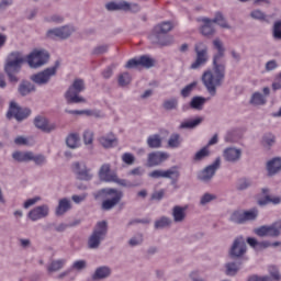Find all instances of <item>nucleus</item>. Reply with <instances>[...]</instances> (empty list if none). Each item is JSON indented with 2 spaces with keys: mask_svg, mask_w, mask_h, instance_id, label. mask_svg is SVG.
I'll return each instance as SVG.
<instances>
[{
  "mask_svg": "<svg viewBox=\"0 0 281 281\" xmlns=\"http://www.w3.org/2000/svg\"><path fill=\"white\" fill-rule=\"evenodd\" d=\"M267 171H268V177H276L279 172H281V158L276 157L272 158L267 162Z\"/></svg>",
  "mask_w": 281,
  "mask_h": 281,
  "instance_id": "obj_22",
  "label": "nucleus"
},
{
  "mask_svg": "<svg viewBox=\"0 0 281 281\" xmlns=\"http://www.w3.org/2000/svg\"><path fill=\"white\" fill-rule=\"evenodd\" d=\"M142 243H144V235L142 234H137L128 240L131 247H137V245H142Z\"/></svg>",
  "mask_w": 281,
  "mask_h": 281,
  "instance_id": "obj_56",
  "label": "nucleus"
},
{
  "mask_svg": "<svg viewBox=\"0 0 281 281\" xmlns=\"http://www.w3.org/2000/svg\"><path fill=\"white\" fill-rule=\"evenodd\" d=\"M205 157H210V149H207V146L200 149L193 157L194 161H203Z\"/></svg>",
  "mask_w": 281,
  "mask_h": 281,
  "instance_id": "obj_50",
  "label": "nucleus"
},
{
  "mask_svg": "<svg viewBox=\"0 0 281 281\" xmlns=\"http://www.w3.org/2000/svg\"><path fill=\"white\" fill-rule=\"evenodd\" d=\"M112 183H117V186H122V188H138V186H142V181H135V182H131L126 179H120L117 177V173L114 175V178L112 180Z\"/></svg>",
  "mask_w": 281,
  "mask_h": 281,
  "instance_id": "obj_29",
  "label": "nucleus"
},
{
  "mask_svg": "<svg viewBox=\"0 0 281 281\" xmlns=\"http://www.w3.org/2000/svg\"><path fill=\"white\" fill-rule=\"evenodd\" d=\"M250 16L255 19V21H267V14L259 9L251 11Z\"/></svg>",
  "mask_w": 281,
  "mask_h": 281,
  "instance_id": "obj_54",
  "label": "nucleus"
},
{
  "mask_svg": "<svg viewBox=\"0 0 281 281\" xmlns=\"http://www.w3.org/2000/svg\"><path fill=\"white\" fill-rule=\"evenodd\" d=\"M92 196L95 201H98V199H105L101 204V210L109 212L124 199V192L113 188H104L93 192Z\"/></svg>",
  "mask_w": 281,
  "mask_h": 281,
  "instance_id": "obj_2",
  "label": "nucleus"
},
{
  "mask_svg": "<svg viewBox=\"0 0 281 281\" xmlns=\"http://www.w3.org/2000/svg\"><path fill=\"white\" fill-rule=\"evenodd\" d=\"M262 142L266 146H273L276 144V136L273 134H266L262 137Z\"/></svg>",
  "mask_w": 281,
  "mask_h": 281,
  "instance_id": "obj_62",
  "label": "nucleus"
},
{
  "mask_svg": "<svg viewBox=\"0 0 281 281\" xmlns=\"http://www.w3.org/2000/svg\"><path fill=\"white\" fill-rule=\"evenodd\" d=\"M172 27V23L169 21L157 24L149 36L151 43L154 45H161L162 47L172 45L175 38L168 35V32H171Z\"/></svg>",
  "mask_w": 281,
  "mask_h": 281,
  "instance_id": "obj_4",
  "label": "nucleus"
},
{
  "mask_svg": "<svg viewBox=\"0 0 281 281\" xmlns=\"http://www.w3.org/2000/svg\"><path fill=\"white\" fill-rule=\"evenodd\" d=\"M71 269L75 271H82L87 269V261L86 260H77L72 263Z\"/></svg>",
  "mask_w": 281,
  "mask_h": 281,
  "instance_id": "obj_61",
  "label": "nucleus"
},
{
  "mask_svg": "<svg viewBox=\"0 0 281 281\" xmlns=\"http://www.w3.org/2000/svg\"><path fill=\"white\" fill-rule=\"evenodd\" d=\"M272 37L274 41H281V21H276L272 26Z\"/></svg>",
  "mask_w": 281,
  "mask_h": 281,
  "instance_id": "obj_51",
  "label": "nucleus"
},
{
  "mask_svg": "<svg viewBox=\"0 0 281 281\" xmlns=\"http://www.w3.org/2000/svg\"><path fill=\"white\" fill-rule=\"evenodd\" d=\"M60 68V60H56L54 66L48 67L35 75L31 76L32 82L35 85H38L40 87H43L45 85H49V80L58 74V69Z\"/></svg>",
  "mask_w": 281,
  "mask_h": 281,
  "instance_id": "obj_7",
  "label": "nucleus"
},
{
  "mask_svg": "<svg viewBox=\"0 0 281 281\" xmlns=\"http://www.w3.org/2000/svg\"><path fill=\"white\" fill-rule=\"evenodd\" d=\"M194 52L196 54L194 63L191 64L190 69H199L207 63V45L205 43L199 42L194 46Z\"/></svg>",
  "mask_w": 281,
  "mask_h": 281,
  "instance_id": "obj_12",
  "label": "nucleus"
},
{
  "mask_svg": "<svg viewBox=\"0 0 281 281\" xmlns=\"http://www.w3.org/2000/svg\"><path fill=\"white\" fill-rule=\"evenodd\" d=\"M23 63H25V58L21 52H12L7 58L4 72L7 74L9 81H11L13 85L19 82L18 76L21 72Z\"/></svg>",
  "mask_w": 281,
  "mask_h": 281,
  "instance_id": "obj_3",
  "label": "nucleus"
},
{
  "mask_svg": "<svg viewBox=\"0 0 281 281\" xmlns=\"http://www.w3.org/2000/svg\"><path fill=\"white\" fill-rule=\"evenodd\" d=\"M139 67H142L139 58H132L125 64V69H137Z\"/></svg>",
  "mask_w": 281,
  "mask_h": 281,
  "instance_id": "obj_60",
  "label": "nucleus"
},
{
  "mask_svg": "<svg viewBox=\"0 0 281 281\" xmlns=\"http://www.w3.org/2000/svg\"><path fill=\"white\" fill-rule=\"evenodd\" d=\"M108 233H109V224L106 223V221L99 222L95 225L88 240L89 249H98V247H100V243H102V240L106 238Z\"/></svg>",
  "mask_w": 281,
  "mask_h": 281,
  "instance_id": "obj_6",
  "label": "nucleus"
},
{
  "mask_svg": "<svg viewBox=\"0 0 281 281\" xmlns=\"http://www.w3.org/2000/svg\"><path fill=\"white\" fill-rule=\"evenodd\" d=\"M269 273L272 279H274L276 281H280V279H281L280 271L278 270V268L276 266H271L269 268Z\"/></svg>",
  "mask_w": 281,
  "mask_h": 281,
  "instance_id": "obj_63",
  "label": "nucleus"
},
{
  "mask_svg": "<svg viewBox=\"0 0 281 281\" xmlns=\"http://www.w3.org/2000/svg\"><path fill=\"white\" fill-rule=\"evenodd\" d=\"M140 63V67H145V69H150V67H155V59L150 58L148 55H143L138 58Z\"/></svg>",
  "mask_w": 281,
  "mask_h": 281,
  "instance_id": "obj_47",
  "label": "nucleus"
},
{
  "mask_svg": "<svg viewBox=\"0 0 281 281\" xmlns=\"http://www.w3.org/2000/svg\"><path fill=\"white\" fill-rule=\"evenodd\" d=\"M169 148H179L181 146V135L173 133L168 139Z\"/></svg>",
  "mask_w": 281,
  "mask_h": 281,
  "instance_id": "obj_44",
  "label": "nucleus"
},
{
  "mask_svg": "<svg viewBox=\"0 0 281 281\" xmlns=\"http://www.w3.org/2000/svg\"><path fill=\"white\" fill-rule=\"evenodd\" d=\"M213 47L217 52L213 55V71L206 70L202 75V82L212 97L216 95V88L222 87L225 80V64L221 63L225 58V45L221 38H215Z\"/></svg>",
  "mask_w": 281,
  "mask_h": 281,
  "instance_id": "obj_1",
  "label": "nucleus"
},
{
  "mask_svg": "<svg viewBox=\"0 0 281 281\" xmlns=\"http://www.w3.org/2000/svg\"><path fill=\"white\" fill-rule=\"evenodd\" d=\"M131 75L128 72H123L119 76V85L120 87H126L131 85Z\"/></svg>",
  "mask_w": 281,
  "mask_h": 281,
  "instance_id": "obj_53",
  "label": "nucleus"
},
{
  "mask_svg": "<svg viewBox=\"0 0 281 281\" xmlns=\"http://www.w3.org/2000/svg\"><path fill=\"white\" fill-rule=\"evenodd\" d=\"M258 203L259 205H269V203H272V205H280L281 196L271 198V195H266L263 199L259 200Z\"/></svg>",
  "mask_w": 281,
  "mask_h": 281,
  "instance_id": "obj_41",
  "label": "nucleus"
},
{
  "mask_svg": "<svg viewBox=\"0 0 281 281\" xmlns=\"http://www.w3.org/2000/svg\"><path fill=\"white\" fill-rule=\"evenodd\" d=\"M105 8L109 12H115L117 10H122L124 12V10H126L127 8L126 0H121L119 2H109L105 4Z\"/></svg>",
  "mask_w": 281,
  "mask_h": 281,
  "instance_id": "obj_32",
  "label": "nucleus"
},
{
  "mask_svg": "<svg viewBox=\"0 0 281 281\" xmlns=\"http://www.w3.org/2000/svg\"><path fill=\"white\" fill-rule=\"evenodd\" d=\"M215 33L216 29H214L212 20L204 19V25L201 27V34H203V36H214Z\"/></svg>",
  "mask_w": 281,
  "mask_h": 281,
  "instance_id": "obj_30",
  "label": "nucleus"
},
{
  "mask_svg": "<svg viewBox=\"0 0 281 281\" xmlns=\"http://www.w3.org/2000/svg\"><path fill=\"white\" fill-rule=\"evenodd\" d=\"M178 106L179 100L177 98L165 100L162 103V108L165 109V111H175Z\"/></svg>",
  "mask_w": 281,
  "mask_h": 281,
  "instance_id": "obj_42",
  "label": "nucleus"
},
{
  "mask_svg": "<svg viewBox=\"0 0 281 281\" xmlns=\"http://www.w3.org/2000/svg\"><path fill=\"white\" fill-rule=\"evenodd\" d=\"M244 223L248 221H256L258 218V209H251L249 211H244Z\"/></svg>",
  "mask_w": 281,
  "mask_h": 281,
  "instance_id": "obj_48",
  "label": "nucleus"
},
{
  "mask_svg": "<svg viewBox=\"0 0 281 281\" xmlns=\"http://www.w3.org/2000/svg\"><path fill=\"white\" fill-rule=\"evenodd\" d=\"M205 102H207V99L205 97L195 95L191 99L189 105L182 106V111H189V109H193V111H203Z\"/></svg>",
  "mask_w": 281,
  "mask_h": 281,
  "instance_id": "obj_20",
  "label": "nucleus"
},
{
  "mask_svg": "<svg viewBox=\"0 0 281 281\" xmlns=\"http://www.w3.org/2000/svg\"><path fill=\"white\" fill-rule=\"evenodd\" d=\"M231 223H235L236 225H245V216L243 211H235L231 214L229 217Z\"/></svg>",
  "mask_w": 281,
  "mask_h": 281,
  "instance_id": "obj_39",
  "label": "nucleus"
},
{
  "mask_svg": "<svg viewBox=\"0 0 281 281\" xmlns=\"http://www.w3.org/2000/svg\"><path fill=\"white\" fill-rule=\"evenodd\" d=\"M271 238H278L281 236V220L270 225Z\"/></svg>",
  "mask_w": 281,
  "mask_h": 281,
  "instance_id": "obj_46",
  "label": "nucleus"
},
{
  "mask_svg": "<svg viewBox=\"0 0 281 281\" xmlns=\"http://www.w3.org/2000/svg\"><path fill=\"white\" fill-rule=\"evenodd\" d=\"M69 115H93V117H102V112L91 110H65Z\"/></svg>",
  "mask_w": 281,
  "mask_h": 281,
  "instance_id": "obj_31",
  "label": "nucleus"
},
{
  "mask_svg": "<svg viewBox=\"0 0 281 281\" xmlns=\"http://www.w3.org/2000/svg\"><path fill=\"white\" fill-rule=\"evenodd\" d=\"M31 114L32 110L29 108H21L16 102L12 101L9 111L7 112V119L12 120V117H14L16 122H23V120H27Z\"/></svg>",
  "mask_w": 281,
  "mask_h": 281,
  "instance_id": "obj_9",
  "label": "nucleus"
},
{
  "mask_svg": "<svg viewBox=\"0 0 281 281\" xmlns=\"http://www.w3.org/2000/svg\"><path fill=\"white\" fill-rule=\"evenodd\" d=\"M221 168V157H217L211 165L206 166L203 170L198 173L199 181L202 183H210L214 176L216 175V170Z\"/></svg>",
  "mask_w": 281,
  "mask_h": 281,
  "instance_id": "obj_10",
  "label": "nucleus"
},
{
  "mask_svg": "<svg viewBox=\"0 0 281 281\" xmlns=\"http://www.w3.org/2000/svg\"><path fill=\"white\" fill-rule=\"evenodd\" d=\"M256 236H259L260 238H265L269 236L271 238V226L270 225H263L258 228H255Z\"/></svg>",
  "mask_w": 281,
  "mask_h": 281,
  "instance_id": "obj_43",
  "label": "nucleus"
},
{
  "mask_svg": "<svg viewBox=\"0 0 281 281\" xmlns=\"http://www.w3.org/2000/svg\"><path fill=\"white\" fill-rule=\"evenodd\" d=\"M166 159H168L167 153H161V151L150 153L147 158V166L148 168H155V166H160V164H164Z\"/></svg>",
  "mask_w": 281,
  "mask_h": 281,
  "instance_id": "obj_19",
  "label": "nucleus"
},
{
  "mask_svg": "<svg viewBox=\"0 0 281 281\" xmlns=\"http://www.w3.org/2000/svg\"><path fill=\"white\" fill-rule=\"evenodd\" d=\"M85 80L82 79H75L72 85L68 88L65 92V99L67 104H81L87 102V99L80 97V93L85 91Z\"/></svg>",
  "mask_w": 281,
  "mask_h": 281,
  "instance_id": "obj_5",
  "label": "nucleus"
},
{
  "mask_svg": "<svg viewBox=\"0 0 281 281\" xmlns=\"http://www.w3.org/2000/svg\"><path fill=\"white\" fill-rule=\"evenodd\" d=\"M72 170L79 181H91L93 179V173L91 169L87 167L85 162L72 164Z\"/></svg>",
  "mask_w": 281,
  "mask_h": 281,
  "instance_id": "obj_14",
  "label": "nucleus"
},
{
  "mask_svg": "<svg viewBox=\"0 0 281 281\" xmlns=\"http://www.w3.org/2000/svg\"><path fill=\"white\" fill-rule=\"evenodd\" d=\"M69 210H71V202L69 201V199L64 198L59 200L55 214L56 216H63L64 214H66V212H69Z\"/></svg>",
  "mask_w": 281,
  "mask_h": 281,
  "instance_id": "obj_28",
  "label": "nucleus"
},
{
  "mask_svg": "<svg viewBox=\"0 0 281 281\" xmlns=\"http://www.w3.org/2000/svg\"><path fill=\"white\" fill-rule=\"evenodd\" d=\"M243 157V149L236 147H227L223 150V158L228 164H238V160Z\"/></svg>",
  "mask_w": 281,
  "mask_h": 281,
  "instance_id": "obj_16",
  "label": "nucleus"
},
{
  "mask_svg": "<svg viewBox=\"0 0 281 281\" xmlns=\"http://www.w3.org/2000/svg\"><path fill=\"white\" fill-rule=\"evenodd\" d=\"M78 142H80V137L78 136V134H70L66 138V144L68 148H78Z\"/></svg>",
  "mask_w": 281,
  "mask_h": 281,
  "instance_id": "obj_49",
  "label": "nucleus"
},
{
  "mask_svg": "<svg viewBox=\"0 0 281 281\" xmlns=\"http://www.w3.org/2000/svg\"><path fill=\"white\" fill-rule=\"evenodd\" d=\"M99 143L103 148H113V146H117V137H115V134L109 133L99 137Z\"/></svg>",
  "mask_w": 281,
  "mask_h": 281,
  "instance_id": "obj_27",
  "label": "nucleus"
},
{
  "mask_svg": "<svg viewBox=\"0 0 281 281\" xmlns=\"http://www.w3.org/2000/svg\"><path fill=\"white\" fill-rule=\"evenodd\" d=\"M228 254L233 260H236V258H243V256L247 254V243L245 241V238H235Z\"/></svg>",
  "mask_w": 281,
  "mask_h": 281,
  "instance_id": "obj_13",
  "label": "nucleus"
},
{
  "mask_svg": "<svg viewBox=\"0 0 281 281\" xmlns=\"http://www.w3.org/2000/svg\"><path fill=\"white\" fill-rule=\"evenodd\" d=\"M203 122V117L199 116L194 120H190V121H184L180 124L179 128L183 130H192V128H196V126H199L200 124H202Z\"/></svg>",
  "mask_w": 281,
  "mask_h": 281,
  "instance_id": "obj_37",
  "label": "nucleus"
},
{
  "mask_svg": "<svg viewBox=\"0 0 281 281\" xmlns=\"http://www.w3.org/2000/svg\"><path fill=\"white\" fill-rule=\"evenodd\" d=\"M147 146L149 148H161V136L159 134L149 136L147 138Z\"/></svg>",
  "mask_w": 281,
  "mask_h": 281,
  "instance_id": "obj_40",
  "label": "nucleus"
},
{
  "mask_svg": "<svg viewBox=\"0 0 281 281\" xmlns=\"http://www.w3.org/2000/svg\"><path fill=\"white\" fill-rule=\"evenodd\" d=\"M36 91V86L29 80H22L18 87V92L22 98L30 95Z\"/></svg>",
  "mask_w": 281,
  "mask_h": 281,
  "instance_id": "obj_23",
  "label": "nucleus"
},
{
  "mask_svg": "<svg viewBox=\"0 0 281 281\" xmlns=\"http://www.w3.org/2000/svg\"><path fill=\"white\" fill-rule=\"evenodd\" d=\"M47 216H49V206L47 204L36 206L29 212V218L32 221H41V218H47Z\"/></svg>",
  "mask_w": 281,
  "mask_h": 281,
  "instance_id": "obj_18",
  "label": "nucleus"
},
{
  "mask_svg": "<svg viewBox=\"0 0 281 281\" xmlns=\"http://www.w3.org/2000/svg\"><path fill=\"white\" fill-rule=\"evenodd\" d=\"M151 179H170L172 186L177 184L181 172L178 171L177 166L171 167L170 169L164 170H154L148 175Z\"/></svg>",
  "mask_w": 281,
  "mask_h": 281,
  "instance_id": "obj_11",
  "label": "nucleus"
},
{
  "mask_svg": "<svg viewBox=\"0 0 281 281\" xmlns=\"http://www.w3.org/2000/svg\"><path fill=\"white\" fill-rule=\"evenodd\" d=\"M35 127L40 131H43V133H53V131H56L58 128V125L56 123H49V121L45 116H36L34 119Z\"/></svg>",
  "mask_w": 281,
  "mask_h": 281,
  "instance_id": "obj_17",
  "label": "nucleus"
},
{
  "mask_svg": "<svg viewBox=\"0 0 281 281\" xmlns=\"http://www.w3.org/2000/svg\"><path fill=\"white\" fill-rule=\"evenodd\" d=\"M250 104L254 106H263V104H267V98L260 92H255L250 98Z\"/></svg>",
  "mask_w": 281,
  "mask_h": 281,
  "instance_id": "obj_34",
  "label": "nucleus"
},
{
  "mask_svg": "<svg viewBox=\"0 0 281 281\" xmlns=\"http://www.w3.org/2000/svg\"><path fill=\"white\" fill-rule=\"evenodd\" d=\"M246 243L255 249V251H262L263 249H269L271 247V243L269 240L258 241V239L254 237H248Z\"/></svg>",
  "mask_w": 281,
  "mask_h": 281,
  "instance_id": "obj_26",
  "label": "nucleus"
},
{
  "mask_svg": "<svg viewBox=\"0 0 281 281\" xmlns=\"http://www.w3.org/2000/svg\"><path fill=\"white\" fill-rule=\"evenodd\" d=\"M74 34V29L69 26H61L57 29L48 30L46 33L47 38H60L61 41H65L69 38Z\"/></svg>",
  "mask_w": 281,
  "mask_h": 281,
  "instance_id": "obj_15",
  "label": "nucleus"
},
{
  "mask_svg": "<svg viewBox=\"0 0 281 281\" xmlns=\"http://www.w3.org/2000/svg\"><path fill=\"white\" fill-rule=\"evenodd\" d=\"M199 85V82L193 81L191 83H189L188 86H186L182 90H181V95L182 98H189L190 94L192 93L194 87H196Z\"/></svg>",
  "mask_w": 281,
  "mask_h": 281,
  "instance_id": "obj_52",
  "label": "nucleus"
},
{
  "mask_svg": "<svg viewBox=\"0 0 281 281\" xmlns=\"http://www.w3.org/2000/svg\"><path fill=\"white\" fill-rule=\"evenodd\" d=\"M113 270H111V267L109 266H101L98 267L92 274V280L93 281H100V280H106V278L111 277V273Z\"/></svg>",
  "mask_w": 281,
  "mask_h": 281,
  "instance_id": "obj_24",
  "label": "nucleus"
},
{
  "mask_svg": "<svg viewBox=\"0 0 281 281\" xmlns=\"http://www.w3.org/2000/svg\"><path fill=\"white\" fill-rule=\"evenodd\" d=\"M31 69H38L49 63V53L45 49H34L26 58Z\"/></svg>",
  "mask_w": 281,
  "mask_h": 281,
  "instance_id": "obj_8",
  "label": "nucleus"
},
{
  "mask_svg": "<svg viewBox=\"0 0 281 281\" xmlns=\"http://www.w3.org/2000/svg\"><path fill=\"white\" fill-rule=\"evenodd\" d=\"M248 281H273V280H271V277H258L256 274H252L248 278Z\"/></svg>",
  "mask_w": 281,
  "mask_h": 281,
  "instance_id": "obj_64",
  "label": "nucleus"
},
{
  "mask_svg": "<svg viewBox=\"0 0 281 281\" xmlns=\"http://www.w3.org/2000/svg\"><path fill=\"white\" fill-rule=\"evenodd\" d=\"M240 262L236 263V262H228L225 265V269H226V276H231L234 277L236 276V273H238V271H240Z\"/></svg>",
  "mask_w": 281,
  "mask_h": 281,
  "instance_id": "obj_38",
  "label": "nucleus"
},
{
  "mask_svg": "<svg viewBox=\"0 0 281 281\" xmlns=\"http://www.w3.org/2000/svg\"><path fill=\"white\" fill-rule=\"evenodd\" d=\"M212 201H216V195L204 193L200 200V205H207V203H212Z\"/></svg>",
  "mask_w": 281,
  "mask_h": 281,
  "instance_id": "obj_55",
  "label": "nucleus"
},
{
  "mask_svg": "<svg viewBox=\"0 0 281 281\" xmlns=\"http://www.w3.org/2000/svg\"><path fill=\"white\" fill-rule=\"evenodd\" d=\"M127 8L124 9V12H133V14H137V12L142 11V7L138 3H130L126 1Z\"/></svg>",
  "mask_w": 281,
  "mask_h": 281,
  "instance_id": "obj_57",
  "label": "nucleus"
},
{
  "mask_svg": "<svg viewBox=\"0 0 281 281\" xmlns=\"http://www.w3.org/2000/svg\"><path fill=\"white\" fill-rule=\"evenodd\" d=\"M30 161H34V164H36V166H43V164H45V161H46V158L44 155L34 156V153L31 151Z\"/></svg>",
  "mask_w": 281,
  "mask_h": 281,
  "instance_id": "obj_58",
  "label": "nucleus"
},
{
  "mask_svg": "<svg viewBox=\"0 0 281 281\" xmlns=\"http://www.w3.org/2000/svg\"><path fill=\"white\" fill-rule=\"evenodd\" d=\"M115 172L111 173V165L104 164L100 167L99 170V179L100 181H104L105 183H112V180L115 177Z\"/></svg>",
  "mask_w": 281,
  "mask_h": 281,
  "instance_id": "obj_21",
  "label": "nucleus"
},
{
  "mask_svg": "<svg viewBox=\"0 0 281 281\" xmlns=\"http://www.w3.org/2000/svg\"><path fill=\"white\" fill-rule=\"evenodd\" d=\"M172 225V220L162 216L155 222V229H164L165 227H170Z\"/></svg>",
  "mask_w": 281,
  "mask_h": 281,
  "instance_id": "obj_45",
  "label": "nucleus"
},
{
  "mask_svg": "<svg viewBox=\"0 0 281 281\" xmlns=\"http://www.w3.org/2000/svg\"><path fill=\"white\" fill-rule=\"evenodd\" d=\"M212 23H216L220 25V27H223L224 30H232V26L227 24V20H225V16L221 12H216L213 20H211Z\"/></svg>",
  "mask_w": 281,
  "mask_h": 281,
  "instance_id": "obj_36",
  "label": "nucleus"
},
{
  "mask_svg": "<svg viewBox=\"0 0 281 281\" xmlns=\"http://www.w3.org/2000/svg\"><path fill=\"white\" fill-rule=\"evenodd\" d=\"M67 263V260L65 259H57L53 260L50 265L47 267L48 273H56V271H60L63 267Z\"/></svg>",
  "mask_w": 281,
  "mask_h": 281,
  "instance_id": "obj_35",
  "label": "nucleus"
},
{
  "mask_svg": "<svg viewBox=\"0 0 281 281\" xmlns=\"http://www.w3.org/2000/svg\"><path fill=\"white\" fill-rule=\"evenodd\" d=\"M187 210H188V206H179V205L173 206L171 211L173 223H183V221H186L188 216V214L186 213Z\"/></svg>",
  "mask_w": 281,
  "mask_h": 281,
  "instance_id": "obj_25",
  "label": "nucleus"
},
{
  "mask_svg": "<svg viewBox=\"0 0 281 281\" xmlns=\"http://www.w3.org/2000/svg\"><path fill=\"white\" fill-rule=\"evenodd\" d=\"M12 158L14 161H19V164L27 162L32 159V151H14Z\"/></svg>",
  "mask_w": 281,
  "mask_h": 281,
  "instance_id": "obj_33",
  "label": "nucleus"
},
{
  "mask_svg": "<svg viewBox=\"0 0 281 281\" xmlns=\"http://www.w3.org/2000/svg\"><path fill=\"white\" fill-rule=\"evenodd\" d=\"M122 161L127 166H133L135 164V156L131 153H125L122 156Z\"/></svg>",
  "mask_w": 281,
  "mask_h": 281,
  "instance_id": "obj_59",
  "label": "nucleus"
}]
</instances>
